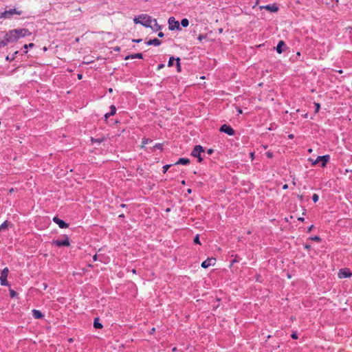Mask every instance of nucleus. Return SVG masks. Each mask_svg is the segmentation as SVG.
<instances>
[{
    "mask_svg": "<svg viewBox=\"0 0 352 352\" xmlns=\"http://www.w3.org/2000/svg\"><path fill=\"white\" fill-rule=\"evenodd\" d=\"M330 160V155H324L322 156H318L316 160H314L311 157L308 159V161L311 163V165L314 166L318 164L319 162H321L320 167L324 168L327 166V163Z\"/></svg>",
    "mask_w": 352,
    "mask_h": 352,
    "instance_id": "f257e3e1",
    "label": "nucleus"
},
{
    "mask_svg": "<svg viewBox=\"0 0 352 352\" xmlns=\"http://www.w3.org/2000/svg\"><path fill=\"white\" fill-rule=\"evenodd\" d=\"M135 23H140L145 27H151V17L147 14H142L136 16L133 19Z\"/></svg>",
    "mask_w": 352,
    "mask_h": 352,
    "instance_id": "f03ea898",
    "label": "nucleus"
},
{
    "mask_svg": "<svg viewBox=\"0 0 352 352\" xmlns=\"http://www.w3.org/2000/svg\"><path fill=\"white\" fill-rule=\"evenodd\" d=\"M204 148L201 145H196L192 151H191V155L194 157H197L199 162H202L203 157H201V153L204 152Z\"/></svg>",
    "mask_w": 352,
    "mask_h": 352,
    "instance_id": "7ed1b4c3",
    "label": "nucleus"
},
{
    "mask_svg": "<svg viewBox=\"0 0 352 352\" xmlns=\"http://www.w3.org/2000/svg\"><path fill=\"white\" fill-rule=\"evenodd\" d=\"M4 38L7 44L10 43H15L19 40L18 38L16 37V32L14 31V30H10L8 32H6Z\"/></svg>",
    "mask_w": 352,
    "mask_h": 352,
    "instance_id": "20e7f679",
    "label": "nucleus"
},
{
    "mask_svg": "<svg viewBox=\"0 0 352 352\" xmlns=\"http://www.w3.org/2000/svg\"><path fill=\"white\" fill-rule=\"evenodd\" d=\"M14 31L16 32L18 39L30 36L32 34V32L25 28L14 29Z\"/></svg>",
    "mask_w": 352,
    "mask_h": 352,
    "instance_id": "39448f33",
    "label": "nucleus"
},
{
    "mask_svg": "<svg viewBox=\"0 0 352 352\" xmlns=\"http://www.w3.org/2000/svg\"><path fill=\"white\" fill-rule=\"evenodd\" d=\"M53 244L56 245L58 247H67L70 245V243L68 236L65 235L63 236V238L61 239L54 240L53 241Z\"/></svg>",
    "mask_w": 352,
    "mask_h": 352,
    "instance_id": "423d86ee",
    "label": "nucleus"
},
{
    "mask_svg": "<svg viewBox=\"0 0 352 352\" xmlns=\"http://www.w3.org/2000/svg\"><path fill=\"white\" fill-rule=\"evenodd\" d=\"M9 270L8 267L4 268L0 276V283L1 285L8 286L9 285V283L7 280Z\"/></svg>",
    "mask_w": 352,
    "mask_h": 352,
    "instance_id": "0eeeda50",
    "label": "nucleus"
},
{
    "mask_svg": "<svg viewBox=\"0 0 352 352\" xmlns=\"http://www.w3.org/2000/svg\"><path fill=\"white\" fill-rule=\"evenodd\" d=\"M168 28L170 30H181L179 21H176L173 16L168 19Z\"/></svg>",
    "mask_w": 352,
    "mask_h": 352,
    "instance_id": "6e6552de",
    "label": "nucleus"
},
{
    "mask_svg": "<svg viewBox=\"0 0 352 352\" xmlns=\"http://www.w3.org/2000/svg\"><path fill=\"white\" fill-rule=\"evenodd\" d=\"M219 131L222 133H226L228 135H234V130L228 124H224L221 125L220 127Z\"/></svg>",
    "mask_w": 352,
    "mask_h": 352,
    "instance_id": "1a4fd4ad",
    "label": "nucleus"
},
{
    "mask_svg": "<svg viewBox=\"0 0 352 352\" xmlns=\"http://www.w3.org/2000/svg\"><path fill=\"white\" fill-rule=\"evenodd\" d=\"M352 276V273L349 268H342L339 270L338 277L340 278H350Z\"/></svg>",
    "mask_w": 352,
    "mask_h": 352,
    "instance_id": "9d476101",
    "label": "nucleus"
},
{
    "mask_svg": "<svg viewBox=\"0 0 352 352\" xmlns=\"http://www.w3.org/2000/svg\"><path fill=\"white\" fill-rule=\"evenodd\" d=\"M22 14L21 10H18L15 8L10 9L9 10H6L3 12V14L5 16V18H10L12 15L13 14H17L21 15Z\"/></svg>",
    "mask_w": 352,
    "mask_h": 352,
    "instance_id": "9b49d317",
    "label": "nucleus"
},
{
    "mask_svg": "<svg viewBox=\"0 0 352 352\" xmlns=\"http://www.w3.org/2000/svg\"><path fill=\"white\" fill-rule=\"evenodd\" d=\"M260 9L261 10L265 9L271 12H276L278 10V7L277 6V5L276 3H273V4H268L266 6H260Z\"/></svg>",
    "mask_w": 352,
    "mask_h": 352,
    "instance_id": "f8f14e48",
    "label": "nucleus"
},
{
    "mask_svg": "<svg viewBox=\"0 0 352 352\" xmlns=\"http://www.w3.org/2000/svg\"><path fill=\"white\" fill-rule=\"evenodd\" d=\"M216 259L214 258H208L206 260L204 261L201 265L203 268H208L210 266L214 265L215 264Z\"/></svg>",
    "mask_w": 352,
    "mask_h": 352,
    "instance_id": "ddd939ff",
    "label": "nucleus"
},
{
    "mask_svg": "<svg viewBox=\"0 0 352 352\" xmlns=\"http://www.w3.org/2000/svg\"><path fill=\"white\" fill-rule=\"evenodd\" d=\"M286 48L287 47L285 42L280 41L276 47V50L278 54H282Z\"/></svg>",
    "mask_w": 352,
    "mask_h": 352,
    "instance_id": "4468645a",
    "label": "nucleus"
},
{
    "mask_svg": "<svg viewBox=\"0 0 352 352\" xmlns=\"http://www.w3.org/2000/svg\"><path fill=\"white\" fill-rule=\"evenodd\" d=\"M53 221L54 223H56L60 228H68V224L65 223L63 220L60 219L57 217H54L53 218Z\"/></svg>",
    "mask_w": 352,
    "mask_h": 352,
    "instance_id": "2eb2a0df",
    "label": "nucleus"
},
{
    "mask_svg": "<svg viewBox=\"0 0 352 352\" xmlns=\"http://www.w3.org/2000/svg\"><path fill=\"white\" fill-rule=\"evenodd\" d=\"M190 160L188 158L181 157L179 158L174 164H182V165H188L190 164Z\"/></svg>",
    "mask_w": 352,
    "mask_h": 352,
    "instance_id": "dca6fc26",
    "label": "nucleus"
},
{
    "mask_svg": "<svg viewBox=\"0 0 352 352\" xmlns=\"http://www.w3.org/2000/svg\"><path fill=\"white\" fill-rule=\"evenodd\" d=\"M32 316L36 319H40L43 317V314L40 311L36 309L32 310Z\"/></svg>",
    "mask_w": 352,
    "mask_h": 352,
    "instance_id": "f3484780",
    "label": "nucleus"
},
{
    "mask_svg": "<svg viewBox=\"0 0 352 352\" xmlns=\"http://www.w3.org/2000/svg\"><path fill=\"white\" fill-rule=\"evenodd\" d=\"M116 107L114 105H111L110 107V112L109 113H107L104 116H105L106 118H107L109 116H111L114 115L116 113Z\"/></svg>",
    "mask_w": 352,
    "mask_h": 352,
    "instance_id": "a211bd4d",
    "label": "nucleus"
},
{
    "mask_svg": "<svg viewBox=\"0 0 352 352\" xmlns=\"http://www.w3.org/2000/svg\"><path fill=\"white\" fill-rule=\"evenodd\" d=\"M94 327L96 329H101L102 327V324L99 322L98 318H95L94 322Z\"/></svg>",
    "mask_w": 352,
    "mask_h": 352,
    "instance_id": "6ab92c4d",
    "label": "nucleus"
},
{
    "mask_svg": "<svg viewBox=\"0 0 352 352\" xmlns=\"http://www.w3.org/2000/svg\"><path fill=\"white\" fill-rule=\"evenodd\" d=\"M129 58H142V54L141 53L134 54L131 55L130 56H127L126 58V59H128Z\"/></svg>",
    "mask_w": 352,
    "mask_h": 352,
    "instance_id": "aec40b11",
    "label": "nucleus"
},
{
    "mask_svg": "<svg viewBox=\"0 0 352 352\" xmlns=\"http://www.w3.org/2000/svg\"><path fill=\"white\" fill-rule=\"evenodd\" d=\"M189 25V21L188 19H183L181 21V25L184 28H186Z\"/></svg>",
    "mask_w": 352,
    "mask_h": 352,
    "instance_id": "412c9836",
    "label": "nucleus"
},
{
    "mask_svg": "<svg viewBox=\"0 0 352 352\" xmlns=\"http://www.w3.org/2000/svg\"><path fill=\"white\" fill-rule=\"evenodd\" d=\"M241 258H239L237 255L234 256V258L230 261V266H232L234 263L239 262Z\"/></svg>",
    "mask_w": 352,
    "mask_h": 352,
    "instance_id": "4be33fe9",
    "label": "nucleus"
},
{
    "mask_svg": "<svg viewBox=\"0 0 352 352\" xmlns=\"http://www.w3.org/2000/svg\"><path fill=\"white\" fill-rule=\"evenodd\" d=\"M176 67H177V71L179 72H181L182 68H181L179 58H176Z\"/></svg>",
    "mask_w": 352,
    "mask_h": 352,
    "instance_id": "5701e85b",
    "label": "nucleus"
},
{
    "mask_svg": "<svg viewBox=\"0 0 352 352\" xmlns=\"http://www.w3.org/2000/svg\"><path fill=\"white\" fill-rule=\"evenodd\" d=\"M34 46V43H29L28 45H27V44L24 45V46H23V48L25 49L24 52H25V53H27V52H28V48H32V47H33Z\"/></svg>",
    "mask_w": 352,
    "mask_h": 352,
    "instance_id": "b1692460",
    "label": "nucleus"
},
{
    "mask_svg": "<svg viewBox=\"0 0 352 352\" xmlns=\"http://www.w3.org/2000/svg\"><path fill=\"white\" fill-rule=\"evenodd\" d=\"M176 60V58L173 56H171L169 58L168 62V66L172 67L174 64V61Z\"/></svg>",
    "mask_w": 352,
    "mask_h": 352,
    "instance_id": "393cba45",
    "label": "nucleus"
},
{
    "mask_svg": "<svg viewBox=\"0 0 352 352\" xmlns=\"http://www.w3.org/2000/svg\"><path fill=\"white\" fill-rule=\"evenodd\" d=\"M8 228V221H4L1 226H0V232H1L2 230H4L6 229H7Z\"/></svg>",
    "mask_w": 352,
    "mask_h": 352,
    "instance_id": "a878e982",
    "label": "nucleus"
},
{
    "mask_svg": "<svg viewBox=\"0 0 352 352\" xmlns=\"http://www.w3.org/2000/svg\"><path fill=\"white\" fill-rule=\"evenodd\" d=\"M309 239L312 240V241H315L316 242H320L321 240H322L321 238L319 236H311V237H309Z\"/></svg>",
    "mask_w": 352,
    "mask_h": 352,
    "instance_id": "bb28decb",
    "label": "nucleus"
},
{
    "mask_svg": "<svg viewBox=\"0 0 352 352\" xmlns=\"http://www.w3.org/2000/svg\"><path fill=\"white\" fill-rule=\"evenodd\" d=\"M207 38V35L206 34H199L198 37H197V39L201 42L204 39H206Z\"/></svg>",
    "mask_w": 352,
    "mask_h": 352,
    "instance_id": "cd10ccee",
    "label": "nucleus"
},
{
    "mask_svg": "<svg viewBox=\"0 0 352 352\" xmlns=\"http://www.w3.org/2000/svg\"><path fill=\"white\" fill-rule=\"evenodd\" d=\"M173 164H166V165H164L162 168H163V173H166V171L168 170L169 168H170Z\"/></svg>",
    "mask_w": 352,
    "mask_h": 352,
    "instance_id": "c85d7f7f",
    "label": "nucleus"
},
{
    "mask_svg": "<svg viewBox=\"0 0 352 352\" xmlns=\"http://www.w3.org/2000/svg\"><path fill=\"white\" fill-rule=\"evenodd\" d=\"M193 241H194V243H195V244L201 245V242H200V241H199V234H197V235L195 236V237L194 238Z\"/></svg>",
    "mask_w": 352,
    "mask_h": 352,
    "instance_id": "c756f323",
    "label": "nucleus"
},
{
    "mask_svg": "<svg viewBox=\"0 0 352 352\" xmlns=\"http://www.w3.org/2000/svg\"><path fill=\"white\" fill-rule=\"evenodd\" d=\"M319 199V196L318 194H316L314 193L313 195H312V200L314 203H316Z\"/></svg>",
    "mask_w": 352,
    "mask_h": 352,
    "instance_id": "7c9ffc66",
    "label": "nucleus"
},
{
    "mask_svg": "<svg viewBox=\"0 0 352 352\" xmlns=\"http://www.w3.org/2000/svg\"><path fill=\"white\" fill-rule=\"evenodd\" d=\"M8 44L5 40V38L2 41H0V49L2 48V47H4L5 46H6Z\"/></svg>",
    "mask_w": 352,
    "mask_h": 352,
    "instance_id": "2f4dec72",
    "label": "nucleus"
},
{
    "mask_svg": "<svg viewBox=\"0 0 352 352\" xmlns=\"http://www.w3.org/2000/svg\"><path fill=\"white\" fill-rule=\"evenodd\" d=\"M265 155H266L267 157H268L270 159H271V158H272L274 157V154L271 151L266 152Z\"/></svg>",
    "mask_w": 352,
    "mask_h": 352,
    "instance_id": "473e14b6",
    "label": "nucleus"
},
{
    "mask_svg": "<svg viewBox=\"0 0 352 352\" xmlns=\"http://www.w3.org/2000/svg\"><path fill=\"white\" fill-rule=\"evenodd\" d=\"M10 295L11 298H14L16 295V292L12 289L10 290Z\"/></svg>",
    "mask_w": 352,
    "mask_h": 352,
    "instance_id": "72a5a7b5",
    "label": "nucleus"
},
{
    "mask_svg": "<svg viewBox=\"0 0 352 352\" xmlns=\"http://www.w3.org/2000/svg\"><path fill=\"white\" fill-rule=\"evenodd\" d=\"M291 337H292V339H294V340H296V339H298V334H297V333H296V332H293V333H292V335H291Z\"/></svg>",
    "mask_w": 352,
    "mask_h": 352,
    "instance_id": "f704fd0d",
    "label": "nucleus"
},
{
    "mask_svg": "<svg viewBox=\"0 0 352 352\" xmlns=\"http://www.w3.org/2000/svg\"><path fill=\"white\" fill-rule=\"evenodd\" d=\"M314 105H315V107H316V112H318L320 108V104L318 102H315L314 103Z\"/></svg>",
    "mask_w": 352,
    "mask_h": 352,
    "instance_id": "c9c22d12",
    "label": "nucleus"
},
{
    "mask_svg": "<svg viewBox=\"0 0 352 352\" xmlns=\"http://www.w3.org/2000/svg\"><path fill=\"white\" fill-rule=\"evenodd\" d=\"M311 248V246L309 244L306 243L304 245V248L307 250H310Z\"/></svg>",
    "mask_w": 352,
    "mask_h": 352,
    "instance_id": "e433bc0d",
    "label": "nucleus"
},
{
    "mask_svg": "<svg viewBox=\"0 0 352 352\" xmlns=\"http://www.w3.org/2000/svg\"><path fill=\"white\" fill-rule=\"evenodd\" d=\"M155 148H158L162 150V144H155Z\"/></svg>",
    "mask_w": 352,
    "mask_h": 352,
    "instance_id": "4c0bfd02",
    "label": "nucleus"
},
{
    "mask_svg": "<svg viewBox=\"0 0 352 352\" xmlns=\"http://www.w3.org/2000/svg\"><path fill=\"white\" fill-rule=\"evenodd\" d=\"M155 32H157V31H158L159 30H160L161 27H160V25H157V21H155Z\"/></svg>",
    "mask_w": 352,
    "mask_h": 352,
    "instance_id": "58836bf2",
    "label": "nucleus"
},
{
    "mask_svg": "<svg viewBox=\"0 0 352 352\" xmlns=\"http://www.w3.org/2000/svg\"><path fill=\"white\" fill-rule=\"evenodd\" d=\"M261 276L260 274H256V280L258 282H261Z\"/></svg>",
    "mask_w": 352,
    "mask_h": 352,
    "instance_id": "ea45409f",
    "label": "nucleus"
},
{
    "mask_svg": "<svg viewBox=\"0 0 352 352\" xmlns=\"http://www.w3.org/2000/svg\"><path fill=\"white\" fill-rule=\"evenodd\" d=\"M213 152H214V150H213L212 148H209V149H208V151H207V153H208V155H211V154H212V153H213Z\"/></svg>",
    "mask_w": 352,
    "mask_h": 352,
    "instance_id": "a19ab883",
    "label": "nucleus"
},
{
    "mask_svg": "<svg viewBox=\"0 0 352 352\" xmlns=\"http://www.w3.org/2000/svg\"><path fill=\"white\" fill-rule=\"evenodd\" d=\"M161 44V41L155 38V46H159Z\"/></svg>",
    "mask_w": 352,
    "mask_h": 352,
    "instance_id": "79ce46f5",
    "label": "nucleus"
},
{
    "mask_svg": "<svg viewBox=\"0 0 352 352\" xmlns=\"http://www.w3.org/2000/svg\"><path fill=\"white\" fill-rule=\"evenodd\" d=\"M164 67V64L161 63V64L158 65V66H157V69H162V68H163Z\"/></svg>",
    "mask_w": 352,
    "mask_h": 352,
    "instance_id": "37998d69",
    "label": "nucleus"
},
{
    "mask_svg": "<svg viewBox=\"0 0 352 352\" xmlns=\"http://www.w3.org/2000/svg\"><path fill=\"white\" fill-rule=\"evenodd\" d=\"M314 228V225H311L309 227H308L307 228V232H310L312 229Z\"/></svg>",
    "mask_w": 352,
    "mask_h": 352,
    "instance_id": "c03bdc74",
    "label": "nucleus"
},
{
    "mask_svg": "<svg viewBox=\"0 0 352 352\" xmlns=\"http://www.w3.org/2000/svg\"><path fill=\"white\" fill-rule=\"evenodd\" d=\"M297 197L300 201H303V195H298Z\"/></svg>",
    "mask_w": 352,
    "mask_h": 352,
    "instance_id": "a18cd8bd",
    "label": "nucleus"
},
{
    "mask_svg": "<svg viewBox=\"0 0 352 352\" xmlns=\"http://www.w3.org/2000/svg\"><path fill=\"white\" fill-rule=\"evenodd\" d=\"M148 45H153L154 44V39H150L148 43Z\"/></svg>",
    "mask_w": 352,
    "mask_h": 352,
    "instance_id": "49530a36",
    "label": "nucleus"
},
{
    "mask_svg": "<svg viewBox=\"0 0 352 352\" xmlns=\"http://www.w3.org/2000/svg\"><path fill=\"white\" fill-rule=\"evenodd\" d=\"M158 37L162 38L164 36V33L162 32H160L157 34Z\"/></svg>",
    "mask_w": 352,
    "mask_h": 352,
    "instance_id": "de8ad7c7",
    "label": "nucleus"
},
{
    "mask_svg": "<svg viewBox=\"0 0 352 352\" xmlns=\"http://www.w3.org/2000/svg\"><path fill=\"white\" fill-rule=\"evenodd\" d=\"M113 50H114V51H116V52H119V51L120 50V47H115L113 48Z\"/></svg>",
    "mask_w": 352,
    "mask_h": 352,
    "instance_id": "09e8293b",
    "label": "nucleus"
},
{
    "mask_svg": "<svg viewBox=\"0 0 352 352\" xmlns=\"http://www.w3.org/2000/svg\"><path fill=\"white\" fill-rule=\"evenodd\" d=\"M3 18H5V16L3 14V12H0V19H3Z\"/></svg>",
    "mask_w": 352,
    "mask_h": 352,
    "instance_id": "8fccbe9b",
    "label": "nucleus"
},
{
    "mask_svg": "<svg viewBox=\"0 0 352 352\" xmlns=\"http://www.w3.org/2000/svg\"><path fill=\"white\" fill-rule=\"evenodd\" d=\"M283 188L284 190L287 189V188H288V185H287V184H284V185H283Z\"/></svg>",
    "mask_w": 352,
    "mask_h": 352,
    "instance_id": "3c124183",
    "label": "nucleus"
},
{
    "mask_svg": "<svg viewBox=\"0 0 352 352\" xmlns=\"http://www.w3.org/2000/svg\"><path fill=\"white\" fill-rule=\"evenodd\" d=\"M298 220L300 221H304L305 219H304V217H298Z\"/></svg>",
    "mask_w": 352,
    "mask_h": 352,
    "instance_id": "603ef678",
    "label": "nucleus"
},
{
    "mask_svg": "<svg viewBox=\"0 0 352 352\" xmlns=\"http://www.w3.org/2000/svg\"><path fill=\"white\" fill-rule=\"evenodd\" d=\"M288 138L289 139H293L294 138V135L293 134H290V135H288Z\"/></svg>",
    "mask_w": 352,
    "mask_h": 352,
    "instance_id": "864d4df0",
    "label": "nucleus"
},
{
    "mask_svg": "<svg viewBox=\"0 0 352 352\" xmlns=\"http://www.w3.org/2000/svg\"><path fill=\"white\" fill-rule=\"evenodd\" d=\"M82 78V74H78V79H81Z\"/></svg>",
    "mask_w": 352,
    "mask_h": 352,
    "instance_id": "5fc2aeb1",
    "label": "nucleus"
},
{
    "mask_svg": "<svg viewBox=\"0 0 352 352\" xmlns=\"http://www.w3.org/2000/svg\"><path fill=\"white\" fill-rule=\"evenodd\" d=\"M93 258H94V261H96L97 260V255L96 254L94 255Z\"/></svg>",
    "mask_w": 352,
    "mask_h": 352,
    "instance_id": "6e6d98bb",
    "label": "nucleus"
},
{
    "mask_svg": "<svg viewBox=\"0 0 352 352\" xmlns=\"http://www.w3.org/2000/svg\"><path fill=\"white\" fill-rule=\"evenodd\" d=\"M134 42H140L142 40L141 39H137V40H133Z\"/></svg>",
    "mask_w": 352,
    "mask_h": 352,
    "instance_id": "4d7b16f0",
    "label": "nucleus"
},
{
    "mask_svg": "<svg viewBox=\"0 0 352 352\" xmlns=\"http://www.w3.org/2000/svg\"><path fill=\"white\" fill-rule=\"evenodd\" d=\"M187 192H188V193H191L192 190H191L190 188H189V189H188V190H187Z\"/></svg>",
    "mask_w": 352,
    "mask_h": 352,
    "instance_id": "13d9d810",
    "label": "nucleus"
},
{
    "mask_svg": "<svg viewBox=\"0 0 352 352\" xmlns=\"http://www.w3.org/2000/svg\"><path fill=\"white\" fill-rule=\"evenodd\" d=\"M222 32H223V29H222V28H219V33H222Z\"/></svg>",
    "mask_w": 352,
    "mask_h": 352,
    "instance_id": "bf43d9fd",
    "label": "nucleus"
},
{
    "mask_svg": "<svg viewBox=\"0 0 352 352\" xmlns=\"http://www.w3.org/2000/svg\"><path fill=\"white\" fill-rule=\"evenodd\" d=\"M181 183H182V184H183V185H185V184H186V182H185V180H182Z\"/></svg>",
    "mask_w": 352,
    "mask_h": 352,
    "instance_id": "052dcab7",
    "label": "nucleus"
},
{
    "mask_svg": "<svg viewBox=\"0 0 352 352\" xmlns=\"http://www.w3.org/2000/svg\"><path fill=\"white\" fill-rule=\"evenodd\" d=\"M307 151H308L309 153H311V152H312V148H309Z\"/></svg>",
    "mask_w": 352,
    "mask_h": 352,
    "instance_id": "680f3d73",
    "label": "nucleus"
},
{
    "mask_svg": "<svg viewBox=\"0 0 352 352\" xmlns=\"http://www.w3.org/2000/svg\"><path fill=\"white\" fill-rule=\"evenodd\" d=\"M338 72L340 73V74H342V70H339V71H338Z\"/></svg>",
    "mask_w": 352,
    "mask_h": 352,
    "instance_id": "e2e57ef3",
    "label": "nucleus"
},
{
    "mask_svg": "<svg viewBox=\"0 0 352 352\" xmlns=\"http://www.w3.org/2000/svg\"><path fill=\"white\" fill-rule=\"evenodd\" d=\"M250 155H251V157H254V153H250Z\"/></svg>",
    "mask_w": 352,
    "mask_h": 352,
    "instance_id": "0e129e2a",
    "label": "nucleus"
},
{
    "mask_svg": "<svg viewBox=\"0 0 352 352\" xmlns=\"http://www.w3.org/2000/svg\"><path fill=\"white\" fill-rule=\"evenodd\" d=\"M169 211H170V208L166 209V212H169Z\"/></svg>",
    "mask_w": 352,
    "mask_h": 352,
    "instance_id": "69168bd1",
    "label": "nucleus"
},
{
    "mask_svg": "<svg viewBox=\"0 0 352 352\" xmlns=\"http://www.w3.org/2000/svg\"><path fill=\"white\" fill-rule=\"evenodd\" d=\"M297 56H300V52H297Z\"/></svg>",
    "mask_w": 352,
    "mask_h": 352,
    "instance_id": "338daca9",
    "label": "nucleus"
},
{
    "mask_svg": "<svg viewBox=\"0 0 352 352\" xmlns=\"http://www.w3.org/2000/svg\"><path fill=\"white\" fill-rule=\"evenodd\" d=\"M6 60H10V57L8 56L6 57Z\"/></svg>",
    "mask_w": 352,
    "mask_h": 352,
    "instance_id": "774afa93",
    "label": "nucleus"
}]
</instances>
